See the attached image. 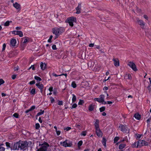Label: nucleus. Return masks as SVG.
I'll use <instances>...</instances> for the list:
<instances>
[{
    "mask_svg": "<svg viewBox=\"0 0 151 151\" xmlns=\"http://www.w3.org/2000/svg\"><path fill=\"white\" fill-rule=\"evenodd\" d=\"M82 141L81 140L78 143V147H79L80 146H81L82 145Z\"/></svg>",
    "mask_w": 151,
    "mask_h": 151,
    "instance_id": "f704fd0d",
    "label": "nucleus"
},
{
    "mask_svg": "<svg viewBox=\"0 0 151 151\" xmlns=\"http://www.w3.org/2000/svg\"><path fill=\"white\" fill-rule=\"evenodd\" d=\"M113 61H114V64L115 66L117 67L119 66V61L118 60V61H117L115 59L113 58Z\"/></svg>",
    "mask_w": 151,
    "mask_h": 151,
    "instance_id": "4be33fe9",
    "label": "nucleus"
},
{
    "mask_svg": "<svg viewBox=\"0 0 151 151\" xmlns=\"http://www.w3.org/2000/svg\"><path fill=\"white\" fill-rule=\"evenodd\" d=\"M40 147L36 151H51L49 144L46 142L39 144Z\"/></svg>",
    "mask_w": 151,
    "mask_h": 151,
    "instance_id": "f03ea898",
    "label": "nucleus"
},
{
    "mask_svg": "<svg viewBox=\"0 0 151 151\" xmlns=\"http://www.w3.org/2000/svg\"><path fill=\"white\" fill-rule=\"evenodd\" d=\"M19 69L18 67H15L14 68V71H17Z\"/></svg>",
    "mask_w": 151,
    "mask_h": 151,
    "instance_id": "774afa93",
    "label": "nucleus"
},
{
    "mask_svg": "<svg viewBox=\"0 0 151 151\" xmlns=\"http://www.w3.org/2000/svg\"><path fill=\"white\" fill-rule=\"evenodd\" d=\"M12 34L19 35L20 37L23 36V33L22 31H13L12 32Z\"/></svg>",
    "mask_w": 151,
    "mask_h": 151,
    "instance_id": "9d476101",
    "label": "nucleus"
},
{
    "mask_svg": "<svg viewBox=\"0 0 151 151\" xmlns=\"http://www.w3.org/2000/svg\"><path fill=\"white\" fill-rule=\"evenodd\" d=\"M57 136L59 135L61 133V131L60 130H57L55 131Z\"/></svg>",
    "mask_w": 151,
    "mask_h": 151,
    "instance_id": "09e8293b",
    "label": "nucleus"
},
{
    "mask_svg": "<svg viewBox=\"0 0 151 151\" xmlns=\"http://www.w3.org/2000/svg\"><path fill=\"white\" fill-rule=\"evenodd\" d=\"M73 97L72 99V103H73V104H76L75 103V102L76 101V96L74 94H72Z\"/></svg>",
    "mask_w": 151,
    "mask_h": 151,
    "instance_id": "b1692460",
    "label": "nucleus"
},
{
    "mask_svg": "<svg viewBox=\"0 0 151 151\" xmlns=\"http://www.w3.org/2000/svg\"><path fill=\"white\" fill-rule=\"evenodd\" d=\"M104 95L102 94L100 95L99 98H95L94 99L95 101H97L99 103L104 102V104H106V101H104Z\"/></svg>",
    "mask_w": 151,
    "mask_h": 151,
    "instance_id": "39448f33",
    "label": "nucleus"
},
{
    "mask_svg": "<svg viewBox=\"0 0 151 151\" xmlns=\"http://www.w3.org/2000/svg\"><path fill=\"white\" fill-rule=\"evenodd\" d=\"M102 143L105 147H106V140L104 138H103Z\"/></svg>",
    "mask_w": 151,
    "mask_h": 151,
    "instance_id": "bb28decb",
    "label": "nucleus"
},
{
    "mask_svg": "<svg viewBox=\"0 0 151 151\" xmlns=\"http://www.w3.org/2000/svg\"><path fill=\"white\" fill-rule=\"evenodd\" d=\"M16 52L15 51H11L9 52L8 54V57L12 58L16 55Z\"/></svg>",
    "mask_w": 151,
    "mask_h": 151,
    "instance_id": "2eb2a0df",
    "label": "nucleus"
},
{
    "mask_svg": "<svg viewBox=\"0 0 151 151\" xmlns=\"http://www.w3.org/2000/svg\"><path fill=\"white\" fill-rule=\"evenodd\" d=\"M35 108V106L34 105H33L32 106L31 108H30L29 110L30 111H32V110H34Z\"/></svg>",
    "mask_w": 151,
    "mask_h": 151,
    "instance_id": "79ce46f5",
    "label": "nucleus"
},
{
    "mask_svg": "<svg viewBox=\"0 0 151 151\" xmlns=\"http://www.w3.org/2000/svg\"><path fill=\"white\" fill-rule=\"evenodd\" d=\"M28 38V37L27 38L24 39V41L23 42L24 43H25L28 42V40L27 39Z\"/></svg>",
    "mask_w": 151,
    "mask_h": 151,
    "instance_id": "3c124183",
    "label": "nucleus"
},
{
    "mask_svg": "<svg viewBox=\"0 0 151 151\" xmlns=\"http://www.w3.org/2000/svg\"><path fill=\"white\" fill-rule=\"evenodd\" d=\"M53 37V36L51 35L49 39L47 40V42L49 43H51L52 42L51 40Z\"/></svg>",
    "mask_w": 151,
    "mask_h": 151,
    "instance_id": "e433bc0d",
    "label": "nucleus"
},
{
    "mask_svg": "<svg viewBox=\"0 0 151 151\" xmlns=\"http://www.w3.org/2000/svg\"><path fill=\"white\" fill-rule=\"evenodd\" d=\"M21 27H16L15 29L17 30H19L21 29Z\"/></svg>",
    "mask_w": 151,
    "mask_h": 151,
    "instance_id": "052dcab7",
    "label": "nucleus"
},
{
    "mask_svg": "<svg viewBox=\"0 0 151 151\" xmlns=\"http://www.w3.org/2000/svg\"><path fill=\"white\" fill-rule=\"evenodd\" d=\"M77 106V104H73L72 107H71V109L72 108H74L76 107Z\"/></svg>",
    "mask_w": 151,
    "mask_h": 151,
    "instance_id": "680f3d73",
    "label": "nucleus"
},
{
    "mask_svg": "<svg viewBox=\"0 0 151 151\" xmlns=\"http://www.w3.org/2000/svg\"><path fill=\"white\" fill-rule=\"evenodd\" d=\"M1 96L2 97H4V96H8V95H7V94H6V93H1Z\"/></svg>",
    "mask_w": 151,
    "mask_h": 151,
    "instance_id": "4d7b16f0",
    "label": "nucleus"
},
{
    "mask_svg": "<svg viewBox=\"0 0 151 151\" xmlns=\"http://www.w3.org/2000/svg\"><path fill=\"white\" fill-rule=\"evenodd\" d=\"M119 129L123 132H126L127 131H129L127 126L122 125H120L119 126Z\"/></svg>",
    "mask_w": 151,
    "mask_h": 151,
    "instance_id": "1a4fd4ad",
    "label": "nucleus"
},
{
    "mask_svg": "<svg viewBox=\"0 0 151 151\" xmlns=\"http://www.w3.org/2000/svg\"><path fill=\"white\" fill-rule=\"evenodd\" d=\"M44 113V111L41 110L40 112L37 113V116H38L43 114Z\"/></svg>",
    "mask_w": 151,
    "mask_h": 151,
    "instance_id": "c756f323",
    "label": "nucleus"
},
{
    "mask_svg": "<svg viewBox=\"0 0 151 151\" xmlns=\"http://www.w3.org/2000/svg\"><path fill=\"white\" fill-rule=\"evenodd\" d=\"M86 133L87 132L86 131H83L81 133V135L85 136L86 135Z\"/></svg>",
    "mask_w": 151,
    "mask_h": 151,
    "instance_id": "37998d69",
    "label": "nucleus"
},
{
    "mask_svg": "<svg viewBox=\"0 0 151 151\" xmlns=\"http://www.w3.org/2000/svg\"><path fill=\"white\" fill-rule=\"evenodd\" d=\"M94 106L93 104H91L89 107V110L90 111H92L94 108Z\"/></svg>",
    "mask_w": 151,
    "mask_h": 151,
    "instance_id": "473e14b6",
    "label": "nucleus"
},
{
    "mask_svg": "<svg viewBox=\"0 0 151 151\" xmlns=\"http://www.w3.org/2000/svg\"><path fill=\"white\" fill-rule=\"evenodd\" d=\"M53 93L55 95H57V88H55L53 89Z\"/></svg>",
    "mask_w": 151,
    "mask_h": 151,
    "instance_id": "72a5a7b5",
    "label": "nucleus"
},
{
    "mask_svg": "<svg viewBox=\"0 0 151 151\" xmlns=\"http://www.w3.org/2000/svg\"><path fill=\"white\" fill-rule=\"evenodd\" d=\"M119 137H115L114 139V143H115L117 142L119 139Z\"/></svg>",
    "mask_w": 151,
    "mask_h": 151,
    "instance_id": "c9c22d12",
    "label": "nucleus"
},
{
    "mask_svg": "<svg viewBox=\"0 0 151 151\" xmlns=\"http://www.w3.org/2000/svg\"><path fill=\"white\" fill-rule=\"evenodd\" d=\"M34 78L36 80L39 81L42 80V79L40 77L37 76H35L34 77Z\"/></svg>",
    "mask_w": 151,
    "mask_h": 151,
    "instance_id": "2f4dec72",
    "label": "nucleus"
},
{
    "mask_svg": "<svg viewBox=\"0 0 151 151\" xmlns=\"http://www.w3.org/2000/svg\"><path fill=\"white\" fill-rule=\"evenodd\" d=\"M125 78L126 79H128L130 80L132 79V77L131 75L130 74H128V75H126L125 76Z\"/></svg>",
    "mask_w": 151,
    "mask_h": 151,
    "instance_id": "c85d7f7f",
    "label": "nucleus"
},
{
    "mask_svg": "<svg viewBox=\"0 0 151 151\" xmlns=\"http://www.w3.org/2000/svg\"><path fill=\"white\" fill-rule=\"evenodd\" d=\"M108 89V88L106 86H104L103 88V90L104 91H106Z\"/></svg>",
    "mask_w": 151,
    "mask_h": 151,
    "instance_id": "13d9d810",
    "label": "nucleus"
},
{
    "mask_svg": "<svg viewBox=\"0 0 151 151\" xmlns=\"http://www.w3.org/2000/svg\"><path fill=\"white\" fill-rule=\"evenodd\" d=\"M65 28L62 27H55L52 29V33L55 35V38H57L59 36L65 31Z\"/></svg>",
    "mask_w": 151,
    "mask_h": 151,
    "instance_id": "f257e3e1",
    "label": "nucleus"
},
{
    "mask_svg": "<svg viewBox=\"0 0 151 151\" xmlns=\"http://www.w3.org/2000/svg\"><path fill=\"white\" fill-rule=\"evenodd\" d=\"M143 17L147 20L148 19V17L146 15H143Z\"/></svg>",
    "mask_w": 151,
    "mask_h": 151,
    "instance_id": "338daca9",
    "label": "nucleus"
},
{
    "mask_svg": "<svg viewBox=\"0 0 151 151\" xmlns=\"http://www.w3.org/2000/svg\"><path fill=\"white\" fill-rule=\"evenodd\" d=\"M50 99L51 103H53L55 102V99L53 97H51L50 98Z\"/></svg>",
    "mask_w": 151,
    "mask_h": 151,
    "instance_id": "4c0bfd02",
    "label": "nucleus"
},
{
    "mask_svg": "<svg viewBox=\"0 0 151 151\" xmlns=\"http://www.w3.org/2000/svg\"><path fill=\"white\" fill-rule=\"evenodd\" d=\"M35 85L40 89L41 93H42L43 89L44 88L43 85L42 83L40 84V83L39 82L38 83H36Z\"/></svg>",
    "mask_w": 151,
    "mask_h": 151,
    "instance_id": "9b49d317",
    "label": "nucleus"
},
{
    "mask_svg": "<svg viewBox=\"0 0 151 151\" xmlns=\"http://www.w3.org/2000/svg\"><path fill=\"white\" fill-rule=\"evenodd\" d=\"M134 118L137 120H139L140 119L141 116L139 114L137 113L134 115Z\"/></svg>",
    "mask_w": 151,
    "mask_h": 151,
    "instance_id": "5701e85b",
    "label": "nucleus"
},
{
    "mask_svg": "<svg viewBox=\"0 0 151 151\" xmlns=\"http://www.w3.org/2000/svg\"><path fill=\"white\" fill-rule=\"evenodd\" d=\"M126 146V145L124 144H122L119 145V148L120 150H122Z\"/></svg>",
    "mask_w": 151,
    "mask_h": 151,
    "instance_id": "393cba45",
    "label": "nucleus"
},
{
    "mask_svg": "<svg viewBox=\"0 0 151 151\" xmlns=\"http://www.w3.org/2000/svg\"><path fill=\"white\" fill-rule=\"evenodd\" d=\"M13 116L16 118H18L19 115L17 113H15L13 114Z\"/></svg>",
    "mask_w": 151,
    "mask_h": 151,
    "instance_id": "49530a36",
    "label": "nucleus"
},
{
    "mask_svg": "<svg viewBox=\"0 0 151 151\" xmlns=\"http://www.w3.org/2000/svg\"><path fill=\"white\" fill-rule=\"evenodd\" d=\"M4 81L1 79V85L4 84Z\"/></svg>",
    "mask_w": 151,
    "mask_h": 151,
    "instance_id": "69168bd1",
    "label": "nucleus"
},
{
    "mask_svg": "<svg viewBox=\"0 0 151 151\" xmlns=\"http://www.w3.org/2000/svg\"><path fill=\"white\" fill-rule=\"evenodd\" d=\"M99 121L98 119H96L94 122V125L95 126V129H97L99 128Z\"/></svg>",
    "mask_w": 151,
    "mask_h": 151,
    "instance_id": "a211bd4d",
    "label": "nucleus"
},
{
    "mask_svg": "<svg viewBox=\"0 0 151 151\" xmlns=\"http://www.w3.org/2000/svg\"><path fill=\"white\" fill-rule=\"evenodd\" d=\"M76 14H79L81 13V4H78V5L76 8Z\"/></svg>",
    "mask_w": 151,
    "mask_h": 151,
    "instance_id": "4468645a",
    "label": "nucleus"
},
{
    "mask_svg": "<svg viewBox=\"0 0 151 151\" xmlns=\"http://www.w3.org/2000/svg\"><path fill=\"white\" fill-rule=\"evenodd\" d=\"M19 142H17L14 145L13 148H11V150H18L20 149Z\"/></svg>",
    "mask_w": 151,
    "mask_h": 151,
    "instance_id": "f8f14e48",
    "label": "nucleus"
},
{
    "mask_svg": "<svg viewBox=\"0 0 151 151\" xmlns=\"http://www.w3.org/2000/svg\"><path fill=\"white\" fill-rule=\"evenodd\" d=\"M12 21H6L5 23H4V22H2L1 23V25H4L5 26H8L9 25L10 23H12Z\"/></svg>",
    "mask_w": 151,
    "mask_h": 151,
    "instance_id": "412c9836",
    "label": "nucleus"
},
{
    "mask_svg": "<svg viewBox=\"0 0 151 151\" xmlns=\"http://www.w3.org/2000/svg\"><path fill=\"white\" fill-rule=\"evenodd\" d=\"M151 118H148L147 120V123H148V124H150V120H151Z\"/></svg>",
    "mask_w": 151,
    "mask_h": 151,
    "instance_id": "5fc2aeb1",
    "label": "nucleus"
},
{
    "mask_svg": "<svg viewBox=\"0 0 151 151\" xmlns=\"http://www.w3.org/2000/svg\"><path fill=\"white\" fill-rule=\"evenodd\" d=\"M135 147H140L142 146L148 145V143L143 140H139L136 142L134 143Z\"/></svg>",
    "mask_w": 151,
    "mask_h": 151,
    "instance_id": "20e7f679",
    "label": "nucleus"
},
{
    "mask_svg": "<svg viewBox=\"0 0 151 151\" xmlns=\"http://www.w3.org/2000/svg\"><path fill=\"white\" fill-rule=\"evenodd\" d=\"M71 86L73 88H76L77 86L76 84L75 81H73L72 82Z\"/></svg>",
    "mask_w": 151,
    "mask_h": 151,
    "instance_id": "7c9ffc66",
    "label": "nucleus"
},
{
    "mask_svg": "<svg viewBox=\"0 0 151 151\" xmlns=\"http://www.w3.org/2000/svg\"><path fill=\"white\" fill-rule=\"evenodd\" d=\"M20 149L22 150L25 149L28 145L27 142L24 141H19Z\"/></svg>",
    "mask_w": 151,
    "mask_h": 151,
    "instance_id": "0eeeda50",
    "label": "nucleus"
},
{
    "mask_svg": "<svg viewBox=\"0 0 151 151\" xmlns=\"http://www.w3.org/2000/svg\"><path fill=\"white\" fill-rule=\"evenodd\" d=\"M76 19L74 17H71L68 18L65 21V22L69 24V25L71 27H73V22H76Z\"/></svg>",
    "mask_w": 151,
    "mask_h": 151,
    "instance_id": "7ed1b4c3",
    "label": "nucleus"
},
{
    "mask_svg": "<svg viewBox=\"0 0 151 151\" xmlns=\"http://www.w3.org/2000/svg\"><path fill=\"white\" fill-rule=\"evenodd\" d=\"M17 43V41L15 39H12L10 41V44L13 47H14L15 46L16 44Z\"/></svg>",
    "mask_w": 151,
    "mask_h": 151,
    "instance_id": "dca6fc26",
    "label": "nucleus"
},
{
    "mask_svg": "<svg viewBox=\"0 0 151 151\" xmlns=\"http://www.w3.org/2000/svg\"><path fill=\"white\" fill-rule=\"evenodd\" d=\"M52 76H55V77H58V76H60V75H58L57 74L55 73H53L52 74Z\"/></svg>",
    "mask_w": 151,
    "mask_h": 151,
    "instance_id": "bf43d9fd",
    "label": "nucleus"
},
{
    "mask_svg": "<svg viewBox=\"0 0 151 151\" xmlns=\"http://www.w3.org/2000/svg\"><path fill=\"white\" fill-rule=\"evenodd\" d=\"M47 65L45 63H43L41 62L40 63V67L41 69L43 70H45L46 68Z\"/></svg>",
    "mask_w": 151,
    "mask_h": 151,
    "instance_id": "f3484780",
    "label": "nucleus"
},
{
    "mask_svg": "<svg viewBox=\"0 0 151 151\" xmlns=\"http://www.w3.org/2000/svg\"><path fill=\"white\" fill-rule=\"evenodd\" d=\"M48 90L50 92H52L53 90V87L52 86L50 87Z\"/></svg>",
    "mask_w": 151,
    "mask_h": 151,
    "instance_id": "603ef678",
    "label": "nucleus"
},
{
    "mask_svg": "<svg viewBox=\"0 0 151 151\" xmlns=\"http://www.w3.org/2000/svg\"><path fill=\"white\" fill-rule=\"evenodd\" d=\"M128 139L127 137V136H126L125 137H124V138H123L122 139L121 141H120V142H123L124 141H126L127 142H128Z\"/></svg>",
    "mask_w": 151,
    "mask_h": 151,
    "instance_id": "cd10ccee",
    "label": "nucleus"
},
{
    "mask_svg": "<svg viewBox=\"0 0 151 151\" xmlns=\"http://www.w3.org/2000/svg\"><path fill=\"white\" fill-rule=\"evenodd\" d=\"M85 103V100H84L80 99L79 101L78 104H83Z\"/></svg>",
    "mask_w": 151,
    "mask_h": 151,
    "instance_id": "58836bf2",
    "label": "nucleus"
},
{
    "mask_svg": "<svg viewBox=\"0 0 151 151\" xmlns=\"http://www.w3.org/2000/svg\"><path fill=\"white\" fill-rule=\"evenodd\" d=\"M6 46V45L5 43H4L3 45V48L2 49V51H3L5 50Z\"/></svg>",
    "mask_w": 151,
    "mask_h": 151,
    "instance_id": "c03bdc74",
    "label": "nucleus"
},
{
    "mask_svg": "<svg viewBox=\"0 0 151 151\" xmlns=\"http://www.w3.org/2000/svg\"><path fill=\"white\" fill-rule=\"evenodd\" d=\"M35 89H32L30 91V93L31 95H34L36 93Z\"/></svg>",
    "mask_w": 151,
    "mask_h": 151,
    "instance_id": "a878e982",
    "label": "nucleus"
},
{
    "mask_svg": "<svg viewBox=\"0 0 151 151\" xmlns=\"http://www.w3.org/2000/svg\"><path fill=\"white\" fill-rule=\"evenodd\" d=\"M127 65L129 66L134 71H136L137 69L134 63L133 62L130 61L129 62Z\"/></svg>",
    "mask_w": 151,
    "mask_h": 151,
    "instance_id": "6e6552de",
    "label": "nucleus"
},
{
    "mask_svg": "<svg viewBox=\"0 0 151 151\" xmlns=\"http://www.w3.org/2000/svg\"><path fill=\"white\" fill-rule=\"evenodd\" d=\"M52 48L53 50H56L57 49L56 48V45H53L52 46Z\"/></svg>",
    "mask_w": 151,
    "mask_h": 151,
    "instance_id": "8fccbe9b",
    "label": "nucleus"
},
{
    "mask_svg": "<svg viewBox=\"0 0 151 151\" xmlns=\"http://www.w3.org/2000/svg\"><path fill=\"white\" fill-rule=\"evenodd\" d=\"M35 128L36 129H38L40 127V125L39 123H37L35 125Z\"/></svg>",
    "mask_w": 151,
    "mask_h": 151,
    "instance_id": "ea45409f",
    "label": "nucleus"
},
{
    "mask_svg": "<svg viewBox=\"0 0 151 151\" xmlns=\"http://www.w3.org/2000/svg\"><path fill=\"white\" fill-rule=\"evenodd\" d=\"M5 148L3 147H1V151H4Z\"/></svg>",
    "mask_w": 151,
    "mask_h": 151,
    "instance_id": "e2e57ef3",
    "label": "nucleus"
},
{
    "mask_svg": "<svg viewBox=\"0 0 151 151\" xmlns=\"http://www.w3.org/2000/svg\"><path fill=\"white\" fill-rule=\"evenodd\" d=\"M35 83V81L33 80V81H30L29 83V84L30 85H32V84H34Z\"/></svg>",
    "mask_w": 151,
    "mask_h": 151,
    "instance_id": "de8ad7c7",
    "label": "nucleus"
},
{
    "mask_svg": "<svg viewBox=\"0 0 151 151\" xmlns=\"http://www.w3.org/2000/svg\"><path fill=\"white\" fill-rule=\"evenodd\" d=\"M71 128L70 127H67L65 129L66 131H69L71 129Z\"/></svg>",
    "mask_w": 151,
    "mask_h": 151,
    "instance_id": "0e129e2a",
    "label": "nucleus"
},
{
    "mask_svg": "<svg viewBox=\"0 0 151 151\" xmlns=\"http://www.w3.org/2000/svg\"><path fill=\"white\" fill-rule=\"evenodd\" d=\"M96 131L97 135L99 137H101L102 136V133L99 128L96 129Z\"/></svg>",
    "mask_w": 151,
    "mask_h": 151,
    "instance_id": "ddd939ff",
    "label": "nucleus"
},
{
    "mask_svg": "<svg viewBox=\"0 0 151 151\" xmlns=\"http://www.w3.org/2000/svg\"><path fill=\"white\" fill-rule=\"evenodd\" d=\"M60 144L61 146L65 147H70L72 145L71 142L67 140L60 142Z\"/></svg>",
    "mask_w": 151,
    "mask_h": 151,
    "instance_id": "423d86ee",
    "label": "nucleus"
},
{
    "mask_svg": "<svg viewBox=\"0 0 151 151\" xmlns=\"http://www.w3.org/2000/svg\"><path fill=\"white\" fill-rule=\"evenodd\" d=\"M17 75L15 74H14L12 75V78L13 80H14L15 79Z\"/></svg>",
    "mask_w": 151,
    "mask_h": 151,
    "instance_id": "864d4df0",
    "label": "nucleus"
},
{
    "mask_svg": "<svg viewBox=\"0 0 151 151\" xmlns=\"http://www.w3.org/2000/svg\"><path fill=\"white\" fill-rule=\"evenodd\" d=\"M137 22L138 24L141 27L142 26L143 27H141L142 28V29L143 27L145 25V23L142 20H137Z\"/></svg>",
    "mask_w": 151,
    "mask_h": 151,
    "instance_id": "aec40b11",
    "label": "nucleus"
},
{
    "mask_svg": "<svg viewBox=\"0 0 151 151\" xmlns=\"http://www.w3.org/2000/svg\"><path fill=\"white\" fill-rule=\"evenodd\" d=\"M99 109L101 112H102L105 110V107L104 106H102Z\"/></svg>",
    "mask_w": 151,
    "mask_h": 151,
    "instance_id": "a19ab883",
    "label": "nucleus"
},
{
    "mask_svg": "<svg viewBox=\"0 0 151 151\" xmlns=\"http://www.w3.org/2000/svg\"><path fill=\"white\" fill-rule=\"evenodd\" d=\"M147 88L148 90V91L149 93H151V86H148L147 87Z\"/></svg>",
    "mask_w": 151,
    "mask_h": 151,
    "instance_id": "a18cd8bd",
    "label": "nucleus"
},
{
    "mask_svg": "<svg viewBox=\"0 0 151 151\" xmlns=\"http://www.w3.org/2000/svg\"><path fill=\"white\" fill-rule=\"evenodd\" d=\"M13 6L17 10H20V5L18 3L16 2L15 3L13 4Z\"/></svg>",
    "mask_w": 151,
    "mask_h": 151,
    "instance_id": "6ab92c4d",
    "label": "nucleus"
},
{
    "mask_svg": "<svg viewBox=\"0 0 151 151\" xmlns=\"http://www.w3.org/2000/svg\"><path fill=\"white\" fill-rule=\"evenodd\" d=\"M34 65H32L30 66L31 68H32V70H35V68L34 67Z\"/></svg>",
    "mask_w": 151,
    "mask_h": 151,
    "instance_id": "6e6d98bb",
    "label": "nucleus"
}]
</instances>
